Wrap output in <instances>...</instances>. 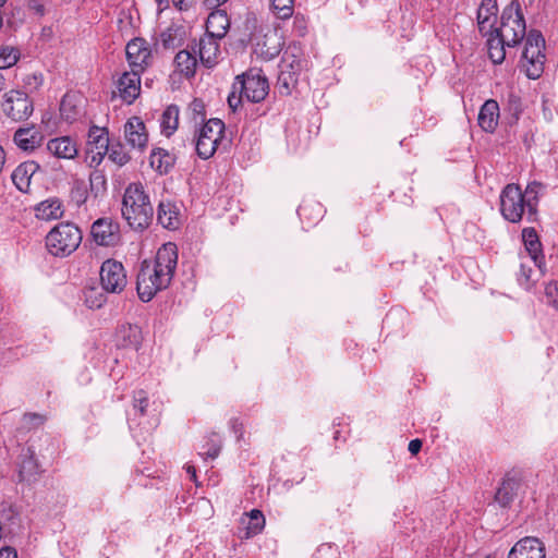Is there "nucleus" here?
I'll use <instances>...</instances> for the list:
<instances>
[{
  "label": "nucleus",
  "mask_w": 558,
  "mask_h": 558,
  "mask_svg": "<svg viewBox=\"0 0 558 558\" xmlns=\"http://www.w3.org/2000/svg\"><path fill=\"white\" fill-rule=\"evenodd\" d=\"M178 265V247L174 243L163 244L154 260H144L137 274L136 290L143 302H149L157 292L171 283Z\"/></svg>",
  "instance_id": "f257e3e1"
},
{
  "label": "nucleus",
  "mask_w": 558,
  "mask_h": 558,
  "mask_svg": "<svg viewBox=\"0 0 558 558\" xmlns=\"http://www.w3.org/2000/svg\"><path fill=\"white\" fill-rule=\"evenodd\" d=\"M121 213L133 230L142 231L148 228L154 217V208L141 183H131L125 189Z\"/></svg>",
  "instance_id": "f03ea898"
},
{
  "label": "nucleus",
  "mask_w": 558,
  "mask_h": 558,
  "mask_svg": "<svg viewBox=\"0 0 558 558\" xmlns=\"http://www.w3.org/2000/svg\"><path fill=\"white\" fill-rule=\"evenodd\" d=\"M81 241V230L71 222H62L47 234L46 246L53 256L64 257L73 253Z\"/></svg>",
  "instance_id": "7ed1b4c3"
},
{
  "label": "nucleus",
  "mask_w": 558,
  "mask_h": 558,
  "mask_svg": "<svg viewBox=\"0 0 558 558\" xmlns=\"http://www.w3.org/2000/svg\"><path fill=\"white\" fill-rule=\"evenodd\" d=\"M508 48L515 47L526 37V25L519 3L512 2L501 14L500 27L494 29Z\"/></svg>",
  "instance_id": "20e7f679"
},
{
  "label": "nucleus",
  "mask_w": 558,
  "mask_h": 558,
  "mask_svg": "<svg viewBox=\"0 0 558 558\" xmlns=\"http://www.w3.org/2000/svg\"><path fill=\"white\" fill-rule=\"evenodd\" d=\"M545 39L541 32L531 29L525 37V45L522 52V65L529 78L536 80L544 71Z\"/></svg>",
  "instance_id": "39448f33"
},
{
  "label": "nucleus",
  "mask_w": 558,
  "mask_h": 558,
  "mask_svg": "<svg viewBox=\"0 0 558 558\" xmlns=\"http://www.w3.org/2000/svg\"><path fill=\"white\" fill-rule=\"evenodd\" d=\"M233 88L245 96L248 101L259 102L268 95L269 85L260 70L251 69L235 77Z\"/></svg>",
  "instance_id": "423d86ee"
},
{
  "label": "nucleus",
  "mask_w": 558,
  "mask_h": 558,
  "mask_svg": "<svg viewBox=\"0 0 558 558\" xmlns=\"http://www.w3.org/2000/svg\"><path fill=\"white\" fill-rule=\"evenodd\" d=\"M225 123L220 119H209L198 130L195 149L199 158L209 159L223 137Z\"/></svg>",
  "instance_id": "0eeeda50"
},
{
  "label": "nucleus",
  "mask_w": 558,
  "mask_h": 558,
  "mask_svg": "<svg viewBox=\"0 0 558 558\" xmlns=\"http://www.w3.org/2000/svg\"><path fill=\"white\" fill-rule=\"evenodd\" d=\"M526 208L525 197L520 186L507 184L500 193V213L509 222L521 221Z\"/></svg>",
  "instance_id": "6e6552de"
},
{
  "label": "nucleus",
  "mask_w": 558,
  "mask_h": 558,
  "mask_svg": "<svg viewBox=\"0 0 558 558\" xmlns=\"http://www.w3.org/2000/svg\"><path fill=\"white\" fill-rule=\"evenodd\" d=\"M251 43L254 53L266 61L276 58L282 49L281 36L270 27L259 28L252 34Z\"/></svg>",
  "instance_id": "1a4fd4ad"
},
{
  "label": "nucleus",
  "mask_w": 558,
  "mask_h": 558,
  "mask_svg": "<svg viewBox=\"0 0 558 558\" xmlns=\"http://www.w3.org/2000/svg\"><path fill=\"white\" fill-rule=\"evenodd\" d=\"M302 71V61L294 53L286 51L279 64L278 88L289 95L296 86Z\"/></svg>",
  "instance_id": "9d476101"
},
{
  "label": "nucleus",
  "mask_w": 558,
  "mask_h": 558,
  "mask_svg": "<svg viewBox=\"0 0 558 558\" xmlns=\"http://www.w3.org/2000/svg\"><path fill=\"white\" fill-rule=\"evenodd\" d=\"M100 282L107 292H122L128 282L123 265L114 259L105 260L100 267Z\"/></svg>",
  "instance_id": "9b49d317"
},
{
  "label": "nucleus",
  "mask_w": 558,
  "mask_h": 558,
  "mask_svg": "<svg viewBox=\"0 0 558 558\" xmlns=\"http://www.w3.org/2000/svg\"><path fill=\"white\" fill-rule=\"evenodd\" d=\"M3 112L13 121L26 120L33 113V102L29 97L20 90H10L2 105Z\"/></svg>",
  "instance_id": "f8f14e48"
},
{
  "label": "nucleus",
  "mask_w": 558,
  "mask_h": 558,
  "mask_svg": "<svg viewBox=\"0 0 558 558\" xmlns=\"http://www.w3.org/2000/svg\"><path fill=\"white\" fill-rule=\"evenodd\" d=\"M125 53L131 70L135 71L143 72L151 59L150 48L143 38L130 40L126 45Z\"/></svg>",
  "instance_id": "ddd939ff"
},
{
  "label": "nucleus",
  "mask_w": 558,
  "mask_h": 558,
  "mask_svg": "<svg viewBox=\"0 0 558 558\" xmlns=\"http://www.w3.org/2000/svg\"><path fill=\"white\" fill-rule=\"evenodd\" d=\"M119 225L110 218H100L92 226V236L98 245L110 246L119 242Z\"/></svg>",
  "instance_id": "4468645a"
},
{
  "label": "nucleus",
  "mask_w": 558,
  "mask_h": 558,
  "mask_svg": "<svg viewBox=\"0 0 558 558\" xmlns=\"http://www.w3.org/2000/svg\"><path fill=\"white\" fill-rule=\"evenodd\" d=\"M545 545L536 537L526 536L518 541L508 554V558H545Z\"/></svg>",
  "instance_id": "2eb2a0df"
},
{
  "label": "nucleus",
  "mask_w": 558,
  "mask_h": 558,
  "mask_svg": "<svg viewBox=\"0 0 558 558\" xmlns=\"http://www.w3.org/2000/svg\"><path fill=\"white\" fill-rule=\"evenodd\" d=\"M220 40L221 39L205 34L199 38L196 47L199 61L204 66L210 69L218 63L220 57Z\"/></svg>",
  "instance_id": "dca6fc26"
},
{
  "label": "nucleus",
  "mask_w": 558,
  "mask_h": 558,
  "mask_svg": "<svg viewBox=\"0 0 558 558\" xmlns=\"http://www.w3.org/2000/svg\"><path fill=\"white\" fill-rule=\"evenodd\" d=\"M522 240L524 243L526 255L525 259L532 262L541 271L545 264L542 244L534 228H525L522 231Z\"/></svg>",
  "instance_id": "f3484780"
},
{
  "label": "nucleus",
  "mask_w": 558,
  "mask_h": 558,
  "mask_svg": "<svg viewBox=\"0 0 558 558\" xmlns=\"http://www.w3.org/2000/svg\"><path fill=\"white\" fill-rule=\"evenodd\" d=\"M141 73V71L131 70L123 73L118 81L119 94L128 104H132L140 95Z\"/></svg>",
  "instance_id": "a211bd4d"
},
{
  "label": "nucleus",
  "mask_w": 558,
  "mask_h": 558,
  "mask_svg": "<svg viewBox=\"0 0 558 558\" xmlns=\"http://www.w3.org/2000/svg\"><path fill=\"white\" fill-rule=\"evenodd\" d=\"M497 14V0H482L477 10V25L483 36H487L496 28Z\"/></svg>",
  "instance_id": "6ab92c4d"
},
{
  "label": "nucleus",
  "mask_w": 558,
  "mask_h": 558,
  "mask_svg": "<svg viewBox=\"0 0 558 558\" xmlns=\"http://www.w3.org/2000/svg\"><path fill=\"white\" fill-rule=\"evenodd\" d=\"M124 134L128 143L133 148L143 149L148 141L144 122L138 117H132L124 125Z\"/></svg>",
  "instance_id": "aec40b11"
},
{
  "label": "nucleus",
  "mask_w": 558,
  "mask_h": 558,
  "mask_svg": "<svg viewBox=\"0 0 558 558\" xmlns=\"http://www.w3.org/2000/svg\"><path fill=\"white\" fill-rule=\"evenodd\" d=\"M47 150L61 159H74L77 154V145L70 136L51 138L47 143Z\"/></svg>",
  "instance_id": "412c9836"
},
{
  "label": "nucleus",
  "mask_w": 558,
  "mask_h": 558,
  "mask_svg": "<svg viewBox=\"0 0 558 558\" xmlns=\"http://www.w3.org/2000/svg\"><path fill=\"white\" fill-rule=\"evenodd\" d=\"M43 140V134L34 126L20 128L13 136L15 145L24 151H33L40 146Z\"/></svg>",
  "instance_id": "4be33fe9"
},
{
  "label": "nucleus",
  "mask_w": 558,
  "mask_h": 558,
  "mask_svg": "<svg viewBox=\"0 0 558 558\" xmlns=\"http://www.w3.org/2000/svg\"><path fill=\"white\" fill-rule=\"evenodd\" d=\"M230 27V21L227 13L222 10L211 12L206 21L205 35L222 39Z\"/></svg>",
  "instance_id": "5701e85b"
},
{
  "label": "nucleus",
  "mask_w": 558,
  "mask_h": 558,
  "mask_svg": "<svg viewBox=\"0 0 558 558\" xmlns=\"http://www.w3.org/2000/svg\"><path fill=\"white\" fill-rule=\"evenodd\" d=\"M83 112V97L76 93H66L60 104V114L68 122L75 121Z\"/></svg>",
  "instance_id": "b1692460"
},
{
  "label": "nucleus",
  "mask_w": 558,
  "mask_h": 558,
  "mask_svg": "<svg viewBox=\"0 0 558 558\" xmlns=\"http://www.w3.org/2000/svg\"><path fill=\"white\" fill-rule=\"evenodd\" d=\"M499 118V106L496 100L489 99L484 102L478 113V125L485 132H494Z\"/></svg>",
  "instance_id": "393cba45"
},
{
  "label": "nucleus",
  "mask_w": 558,
  "mask_h": 558,
  "mask_svg": "<svg viewBox=\"0 0 558 558\" xmlns=\"http://www.w3.org/2000/svg\"><path fill=\"white\" fill-rule=\"evenodd\" d=\"M37 169L38 165L34 161L23 162L14 169L12 173V181L17 190L24 193L29 190L31 180Z\"/></svg>",
  "instance_id": "a878e982"
},
{
  "label": "nucleus",
  "mask_w": 558,
  "mask_h": 558,
  "mask_svg": "<svg viewBox=\"0 0 558 558\" xmlns=\"http://www.w3.org/2000/svg\"><path fill=\"white\" fill-rule=\"evenodd\" d=\"M63 206L58 198H48L35 207V216L40 220H57L63 216Z\"/></svg>",
  "instance_id": "bb28decb"
},
{
  "label": "nucleus",
  "mask_w": 558,
  "mask_h": 558,
  "mask_svg": "<svg viewBox=\"0 0 558 558\" xmlns=\"http://www.w3.org/2000/svg\"><path fill=\"white\" fill-rule=\"evenodd\" d=\"M157 220L166 229H177L180 220L175 204L169 201L160 202L157 208Z\"/></svg>",
  "instance_id": "cd10ccee"
},
{
  "label": "nucleus",
  "mask_w": 558,
  "mask_h": 558,
  "mask_svg": "<svg viewBox=\"0 0 558 558\" xmlns=\"http://www.w3.org/2000/svg\"><path fill=\"white\" fill-rule=\"evenodd\" d=\"M20 471L19 475L21 481H32L40 472V466L35 459V452L31 448L22 451L20 457Z\"/></svg>",
  "instance_id": "c85d7f7f"
},
{
  "label": "nucleus",
  "mask_w": 558,
  "mask_h": 558,
  "mask_svg": "<svg viewBox=\"0 0 558 558\" xmlns=\"http://www.w3.org/2000/svg\"><path fill=\"white\" fill-rule=\"evenodd\" d=\"M118 344L137 350L142 342V331L136 325H123L117 332Z\"/></svg>",
  "instance_id": "c756f323"
},
{
  "label": "nucleus",
  "mask_w": 558,
  "mask_h": 558,
  "mask_svg": "<svg viewBox=\"0 0 558 558\" xmlns=\"http://www.w3.org/2000/svg\"><path fill=\"white\" fill-rule=\"evenodd\" d=\"M175 157L163 148H155L149 156V163L160 174H166L174 166Z\"/></svg>",
  "instance_id": "7c9ffc66"
},
{
  "label": "nucleus",
  "mask_w": 558,
  "mask_h": 558,
  "mask_svg": "<svg viewBox=\"0 0 558 558\" xmlns=\"http://www.w3.org/2000/svg\"><path fill=\"white\" fill-rule=\"evenodd\" d=\"M519 483L512 477H506L495 494V501L501 507H508L514 499Z\"/></svg>",
  "instance_id": "2f4dec72"
},
{
  "label": "nucleus",
  "mask_w": 558,
  "mask_h": 558,
  "mask_svg": "<svg viewBox=\"0 0 558 558\" xmlns=\"http://www.w3.org/2000/svg\"><path fill=\"white\" fill-rule=\"evenodd\" d=\"M109 136L106 128H99L97 125L90 126L88 131L87 148L89 153L94 149L102 150L108 153Z\"/></svg>",
  "instance_id": "473e14b6"
},
{
  "label": "nucleus",
  "mask_w": 558,
  "mask_h": 558,
  "mask_svg": "<svg viewBox=\"0 0 558 558\" xmlns=\"http://www.w3.org/2000/svg\"><path fill=\"white\" fill-rule=\"evenodd\" d=\"M487 36H489L487 39V51L489 59L495 64L502 63L506 58L507 45L504 44V40L494 32L488 33Z\"/></svg>",
  "instance_id": "72a5a7b5"
},
{
  "label": "nucleus",
  "mask_w": 558,
  "mask_h": 558,
  "mask_svg": "<svg viewBox=\"0 0 558 558\" xmlns=\"http://www.w3.org/2000/svg\"><path fill=\"white\" fill-rule=\"evenodd\" d=\"M178 70L186 77H192L195 74L197 59L194 53L189 50H181L174 58Z\"/></svg>",
  "instance_id": "f704fd0d"
},
{
  "label": "nucleus",
  "mask_w": 558,
  "mask_h": 558,
  "mask_svg": "<svg viewBox=\"0 0 558 558\" xmlns=\"http://www.w3.org/2000/svg\"><path fill=\"white\" fill-rule=\"evenodd\" d=\"M247 517V525L245 527L244 538L253 537L259 534L265 526V517L258 509H253L245 514Z\"/></svg>",
  "instance_id": "c9c22d12"
},
{
  "label": "nucleus",
  "mask_w": 558,
  "mask_h": 558,
  "mask_svg": "<svg viewBox=\"0 0 558 558\" xmlns=\"http://www.w3.org/2000/svg\"><path fill=\"white\" fill-rule=\"evenodd\" d=\"M162 133L170 136L179 125V108L174 105L169 106L161 116L160 122Z\"/></svg>",
  "instance_id": "e433bc0d"
},
{
  "label": "nucleus",
  "mask_w": 558,
  "mask_h": 558,
  "mask_svg": "<svg viewBox=\"0 0 558 558\" xmlns=\"http://www.w3.org/2000/svg\"><path fill=\"white\" fill-rule=\"evenodd\" d=\"M539 190H541V184L533 182L526 186V190L523 193V195L525 197L526 209H527V215H529L530 219H532L533 216L536 214Z\"/></svg>",
  "instance_id": "4c0bfd02"
},
{
  "label": "nucleus",
  "mask_w": 558,
  "mask_h": 558,
  "mask_svg": "<svg viewBox=\"0 0 558 558\" xmlns=\"http://www.w3.org/2000/svg\"><path fill=\"white\" fill-rule=\"evenodd\" d=\"M107 155L109 160L119 167L126 165L131 159L123 145L120 143L109 145Z\"/></svg>",
  "instance_id": "58836bf2"
},
{
  "label": "nucleus",
  "mask_w": 558,
  "mask_h": 558,
  "mask_svg": "<svg viewBox=\"0 0 558 558\" xmlns=\"http://www.w3.org/2000/svg\"><path fill=\"white\" fill-rule=\"evenodd\" d=\"M20 59V51L13 47H0V70L13 66Z\"/></svg>",
  "instance_id": "ea45409f"
},
{
  "label": "nucleus",
  "mask_w": 558,
  "mask_h": 558,
  "mask_svg": "<svg viewBox=\"0 0 558 558\" xmlns=\"http://www.w3.org/2000/svg\"><path fill=\"white\" fill-rule=\"evenodd\" d=\"M274 12L279 19L286 20L292 16L294 0H270Z\"/></svg>",
  "instance_id": "a19ab883"
},
{
  "label": "nucleus",
  "mask_w": 558,
  "mask_h": 558,
  "mask_svg": "<svg viewBox=\"0 0 558 558\" xmlns=\"http://www.w3.org/2000/svg\"><path fill=\"white\" fill-rule=\"evenodd\" d=\"M90 189L95 195L104 194L107 190V179L102 171L95 170L89 177Z\"/></svg>",
  "instance_id": "79ce46f5"
},
{
  "label": "nucleus",
  "mask_w": 558,
  "mask_h": 558,
  "mask_svg": "<svg viewBox=\"0 0 558 558\" xmlns=\"http://www.w3.org/2000/svg\"><path fill=\"white\" fill-rule=\"evenodd\" d=\"M522 262L520 264V271L518 274V281L521 286L529 288L532 281L533 268L531 266L530 260L525 259V257H521Z\"/></svg>",
  "instance_id": "37998d69"
},
{
  "label": "nucleus",
  "mask_w": 558,
  "mask_h": 558,
  "mask_svg": "<svg viewBox=\"0 0 558 558\" xmlns=\"http://www.w3.org/2000/svg\"><path fill=\"white\" fill-rule=\"evenodd\" d=\"M187 111L193 121L198 124L205 121V105L203 100L195 98L187 108Z\"/></svg>",
  "instance_id": "c03bdc74"
},
{
  "label": "nucleus",
  "mask_w": 558,
  "mask_h": 558,
  "mask_svg": "<svg viewBox=\"0 0 558 558\" xmlns=\"http://www.w3.org/2000/svg\"><path fill=\"white\" fill-rule=\"evenodd\" d=\"M85 302L90 308H99L106 302V298L97 288H89L85 291Z\"/></svg>",
  "instance_id": "a18cd8bd"
},
{
  "label": "nucleus",
  "mask_w": 558,
  "mask_h": 558,
  "mask_svg": "<svg viewBox=\"0 0 558 558\" xmlns=\"http://www.w3.org/2000/svg\"><path fill=\"white\" fill-rule=\"evenodd\" d=\"M207 450L202 452L203 456L209 459H216L221 449V440L217 434H213L206 442Z\"/></svg>",
  "instance_id": "49530a36"
},
{
  "label": "nucleus",
  "mask_w": 558,
  "mask_h": 558,
  "mask_svg": "<svg viewBox=\"0 0 558 558\" xmlns=\"http://www.w3.org/2000/svg\"><path fill=\"white\" fill-rule=\"evenodd\" d=\"M46 421V417L37 413H26L23 416V426L32 429L41 426Z\"/></svg>",
  "instance_id": "de8ad7c7"
},
{
  "label": "nucleus",
  "mask_w": 558,
  "mask_h": 558,
  "mask_svg": "<svg viewBox=\"0 0 558 558\" xmlns=\"http://www.w3.org/2000/svg\"><path fill=\"white\" fill-rule=\"evenodd\" d=\"M545 295L548 302L558 311V281H551L546 284Z\"/></svg>",
  "instance_id": "09e8293b"
},
{
  "label": "nucleus",
  "mask_w": 558,
  "mask_h": 558,
  "mask_svg": "<svg viewBox=\"0 0 558 558\" xmlns=\"http://www.w3.org/2000/svg\"><path fill=\"white\" fill-rule=\"evenodd\" d=\"M177 32V28L170 26L161 33L160 40L165 48H171L175 46Z\"/></svg>",
  "instance_id": "8fccbe9b"
},
{
  "label": "nucleus",
  "mask_w": 558,
  "mask_h": 558,
  "mask_svg": "<svg viewBox=\"0 0 558 558\" xmlns=\"http://www.w3.org/2000/svg\"><path fill=\"white\" fill-rule=\"evenodd\" d=\"M148 405V398L146 392L143 390L137 391L134 395V409L138 410L142 415L145 414L146 408Z\"/></svg>",
  "instance_id": "3c124183"
},
{
  "label": "nucleus",
  "mask_w": 558,
  "mask_h": 558,
  "mask_svg": "<svg viewBox=\"0 0 558 558\" xmlns=\"http://www.w3.org/2000/svg\"><path fill=\"white\" fill-rule=\"evenodd\" d=\"M243 98H245V96H242L241 93H239V90H235L233 87H232V92L230 93V95L228 96V104H229V107L235 111L236 108L239 107V105L242 102Z\"/></svg>",
  "instance_id": "603ef678"
},
{
  "label": "nucleus",
  "mask_w": 558,
  "mask_h": 558,
  "mask_svg": "<svg viewBox=\"0 0 558 558\" xmlns=\"http://www.w3.org/2000/svg\"><path fill=\"white\" fill-rule=\"evenodd\" d=\"M106 155H107V153H104L102 150H99V149H94L93 153H89L87 150V156H88V159H89V166H92V167L99 166L101 163V161L104 160Z\"/></svg>",
  "instance_id": "864d4df0"
},
{
  "label": "nucleus",
  "mask_w": 558,
  "mask_h": 558,
  "mask_svg": "<svg viewBox=\"0 0 558 558\" xmlns=\"http://www.w3.org/2000/svg\"><path fill=\"white\" fill-rule=\"evenodd\" d=\"M409 451L412 454H417L420 450L422 449V441L420 439H413L409 442L408 447Z\"/></svg>",
  "instance_id": "5fc2aeb1"
},
{
  "label": "nucleus",
  "mask_w": 558,
  "mask_h": 558,
  "mask_svg": "<svg viewBox=\"0 0 558 558\" xmlns=\"http://www.w3.org/2000/svg\"><path fill=\"white\" fill-rule=\"evenodd\" d=\"M0 558H17V554L11 547H2L0 549Z\"/></svg>",
  "instance_id": "6e6d98bb"
},
{
  "label": "nucleus",
  "mask_w": 558,
  "mask_h": 558,
  "mask_svg": "<svg viewBox=\"0 0 558 558\" xmlns=\"http://www.w3.org/2000/svg\"><path fill=\"white\" fill-rule=\"evenodd\" d=\"M186 472L191 475V478L196 482V470L193 465L186 466Z\"/></svg>",
  "instance_id": "4d7b16f0"
},
{
  "label": "nucleus",
  "mask_w": 558,
  "mask_h": 558,
  "mask_svg": "<svg viewBox=\"0 0 558 558\" xmlns=\"http://www.w3.org/2000/svg\"><path fill=\"white\" fill-rule=\"evenodd\" d=\"M227 1L228 0H206V2L208 4L214 5V7H219V5L223 4Z\"/></svg>",
  "instance_id": "13d9d810"
},
{
  "label": "nucleus",
  "mask_w": 558,
  "mask_h": 558,
  "mask_svg": "<svg viewBox=\"0 0 558 558\" xmlns=\"http://www.w3.org/2000/svg\"><path fill=\"white\" fill-rule=\"evenodd\" d=\"M5 88V77L0 72V93Z\"/></svg>",
  "instance_id": "bf43d9fd"
},
{
  "label": "nucleus",
  "mask_w": 558,
  "mask_h": 558,
  "mask_svg": "<svg viewBox=\"0 0 558 558\" xmlns=\"http://www.w3.org/2000/svg\"><path fill=\"white\" fill-rule=\"evenodd\" d=\"M171 1H172V3H173L174 5H177V7H179L180 9H182V5H181V4H182L183 0H171Z\"/></svg>",
  "instance_id": "052dcab7"
},
{
  "label": "nucleus",
  "mask_w": 558,
  "mask_h": 558,
  "mask_svg": "<svg viewBox=\"0 0 558 558\" xmlns=\"http://www.w3.org/2000/svg\"><path fill=\"white\" fill-rule=\"evenodd\" d=\"M156 1L158 2L159 5H163V4L168 5V3H169V0H156Z\"/></svg>",
  "instance_id": "680f3d73"
},
{
  "label": "nucleus",
  "mask_w": 558,
  "mask_h": 558,
  "mask_svg": "<svg viewBox=\"0 0 558 558\" xmlns=\"http://www.w3.org/2000/svg\"><path fill=\"white\" fill-rule=\"evenodd\" d=\"M7 2V0H0V8Z\"/></svg>",
  "instance_id": "e2e57ef3"
},
{
  "label": "nucleus",
  "mask_w": 558,
  "mask_h": 558,
  "mask_svg": "<svg viewBox=\"0 0 558 558\" xmlns=\"http://www.w3.org/2000/svg\"><path fill=\"white\" fill-rule=\"evenodd\" d=\"M5 507L3 504H0V508Z\"/></svg>",
  "instance_id": "0e129e2a"
}]
</instances>
